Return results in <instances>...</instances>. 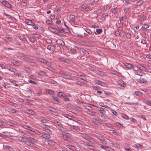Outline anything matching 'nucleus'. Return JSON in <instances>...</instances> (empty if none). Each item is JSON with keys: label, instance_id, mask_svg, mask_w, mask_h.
I'll return each instance as SVG.
<instances>
[{"label": "nucleus", "instance_id": "864d4df0", "mask_svg": "<svg viewBox=\"0 0 151 151\" xmlns=\"http://www.w3.org/2000/svg\"><path fill=\"white\" fill-rule=\"evenodd\" d=\"M125 104H127L132 105H136L138 104L137 103H130V102H127Z\"/></svg>", "mask_w": 151, "mask_h": 151}, {"label": "nucleus", "instance_id": "4d7b16f0", "mask_svg": "<svg viewBox=\"0 0 151 151\" xmlns=\"http://www.w3.org/2000/svg\"><path fill=\"white\" fill-rule=\"evenodd\" d=\"M3 148L5 149L9 150L11 148V147L8 145H3Z\"/></svg>", "mask_w": 151, "mask_h": 151}, {"label": "nucleus", "instance_id": "1a4fd4ad", "mask_svg": "<svg viewBox=\"0 0 151 151\" xmlns=\"http://www.w3.org/2000/svg\"><path fill=\"white\" fill-rule=\"evenodd\" d=\"M136 80L139 83H145L146 82V81L144 78L142 77L140 78H137Z\"/></svg>", "mask_w": 151, "mask_h": 151}, {"label": "nucleus", "instance_id": "f257e3e1", "mask_svg": "<svg viewBox=\"0 0 151 151\" xmlns=\"http://www.w3.org/2000/svg\"><path fill=\"white\" fill-rule=\"evenodd\" d=\"M44 130L47 133L50 134L52 133V131L51 130V128L47 125L43 124L42 126Z\"/></svg>", "mask_w": 151, "mask_h": 151}, {"label": "nucleus", "instance_id": "a878e982", "mask_svg": "<svg viewBox=\"0 0 151 151\" xmlns=\"http://www.w3.org/2000/svg\"><path fill=\"white\" fill-rule=\"evenodd\" d=\"M63 126H61V127H58V129L63 131H66L68 130V129L63 127Z\"/></svg>", "mask_w": 151, "mask_h": 151}, {"label": "nucleus", "instance_id": "f8f14e48", "mask_svg": "<svg viewBox=\"0 0 151 151\" xmlns=\"http://www.w3.org/2000/svg\"><path fill=\"white\" fill-rule=\"evenodd\" d=\"M99 118L100 120L102 121L105 122L106 121V119L105 116L102 114H99Z\"/></svg>", "mask_w": 151, "mask_h": 151}, {"label": "nucleus", "instance_id": "6e6552de", "mask_svg": "<svg viewBox=\"0 0 151 151\" xmlns=\"http://www.w3.org/2000/svg\"><path fill=\"white\" fill-rule=\"evenodd\" d=\"M59 60L60 61H63L66 63H69L70 61L69 59L64 57H60Z\"/></svg>", "mask_w": 151, "mask_h": 151}, {"label": "nucleus", "instance_id": "ddd939ff", "mask_svg": "<svg viewBox=\"0 0 151 151\" xmlns=\"http://www.w3.org/2000/svg\"><path fill=\"white\" fill-rule=\"evenodd\" d=\"M125 65L127 68L129 69H131L133 68L134 67V66L132 64L127 63H126L125 64Z\"/></svg>", "mask_w": 151, "mask_h": 151}, {"label": "nucleus", "instance_id": "0eeeda50", "mask_svg": "<svg viewBox=\"0 0 151 151\" xmlns=\"http://www.w3.org/2000/svg\"><path fill=\"white\" fill-rule=\"evenodd\" d=\"M23 59L29 63H35V60L30 58L26 57H24Z\"/></svg>", "mask_w": 151, "mask_h": 151}, {"label": "nucleus", "instance_id": "423d86ee", "mask_svg": "<svg viewBox=\"0 0 151 151\" xmlns=\"http://www.w3.org/2000/svg\"><path fill=\"white\" fill-rule=\"evenodd\" d=\"M38 120L41 122L44 123H47L49 121L48 119L47 118H40Z\"/></svg>", "mask_w": 151, "mask_h": 151}, {"label": "nucleus", "instance_id": "774afa93", "mask_svg": "<svg viewBox=\"0 0 151 151\" xmlns=\"http://www.w3.org/2000/svg\"><path fill=\"white\" fill-rule=\"evenodd\" d=\"M102 30L101 29H96V32L98 34L101 33L102 32Z\"/></svg>", "mask_w": 151, "mask_h": 151}, {"label": "nucleus", "instance_id": "680f3d73", "mask_svg": "<svg viewBox=\"0 0 151 151\" xmlns=\"http://www.w3.org/2000/svg\"><path fill=\"white\" fill-rule=\"evenodd\" d=\"M47 92L48 93L50 94H52L53 93V91L50 90H47Z\"/></svg>", "mask_w": 151, "mask_h": 151}, {"label": "nucleus", "instance_id": "4468645a", "mask_svg": "<svg viewBox=\"0 0 151 151\" xmlns=\"http://www.w3.org/2000/svg\"><path fill=\"white\" fill-rule=\"evenodd\" d=\"M52 98L53 99V102L56 104H58L59 102V99L57 98L52 96Z\"/></svg>", "mask_w": 151, "mask_h": 151}, {"label": "nucleus", "instance_id": "a18cd8bd", "mask_svg": "<svg viewBox=\"0 0 151 151\" xmlns=\"http://www.w3.org/2000/svg\"><path fill=\"white\" fill-rule=\"evenodd\" d=\"M122 116L123 118L126 119H129L128 116L124 114H122Z\"/></svg>", "mask_w": 151, "mask_h": 151}, {"label": "nucleus", "instance_id": "e2e57ef3", "mask_svg": "<svg viewBox=\"0 0 151 151\" xmlns=\"http://www.w3.org/2000/svg\"><path fill=\"white\" fill-rule=\"evenodd\" d=\"M45 65L47 66H50L52 65L51 64L50 62L47 61V60Z\"/></svg>", "mask_w": 151, "mask_h": 151}, {"label": "nucleus", "instance_id": "5701e85b", "mask_svg": "<svg viewBox=\"0 0 151 151\" xmlns=\"http://www.w3.org/2000/svg\"><path fill=\"white\" fill-rule=\"evenodd\" d=\"M135 94L137 96L141 97L143 94L141 92L139 91H136L135 92Z\"/></svg>", "mask_w": 151, "mask_h": 151}, {"label": "nucleus", "instance_id": "603ef678", "mask_svg": "<svg viewBox=\"0 0 151 151\" xmlns=\"http://www.w3.org/2000/svg\"><path fill=\"white\" fill-rule=\"evenodd\" d=\"M111 11L113 13L115 14L117 12L118 10L116 8H114L112 9Z\"/></svg>", "mask_w": 151, "mask_h": 151}, {"label": "nucleus", "instance_id": "bf43d9fd", "mask_svg": "<svg viewBox=\"0 0 151 151\" xmlns=\"http://www.w3.org/2000/svg\"><path fill=\"white\" fill-rule=\"evenodd\" d=\"M31 26H32L33 28H34L35 29H37L38 28L37 26L35 25V23H32Z\"/></svg>", "mask_w": 151, "mask_h": 151}, {"label": "nucleus", "instance_id": "c9c22d12", "mask_svg": "<svg viewBox=\"0 0 151 151\" xmlns=\"http://www.w3.org/2000/svg\"><path fill=\"white\" fill-rule=\"evenodd\" d=\"M38 61L41 62H42L45 64V63L46 62V60L44 59L41 58H39L38 59Z\"/></svg>", "mask_w": 151, "mask_h": 151}, {"label": "nucleus", "instance_id": "c85d7f7f", "mask_svg": "<svg viewBox=\"0 0 151 151\" xmlns=\"http://www.w3.org/2000/svg\"><path fill=\"white\" fill-rule=\"evenodd\" d=\"M32 91L29 88H27V90L25 91V94L28 95L29 94H31Z\"/></svg>", "mask_w": 151, "mask_h": 151}, {"label": "nucleus", "instance_id": "7ed1b4c3", "mask_svg": "<svg viewBox=\"0 0 151 151\" xmlns=\"http://www.w3.org/2000/svg\"><path fill=\"white\" fill-rule=\"evenodd\" d=\"M95 83L101 86L106 87L107 86V84L105 83L100 81L98 80H95L94 81Z\"/></svg>", "mask_w": 151, "mask_h": 151}, {"label": "nucleus", "instance_id": "ea45409f", "mask_svg": "<svg viewBox=\"0 0 151 151\" xmlns=\"http://www.w3.org/2000/svg\"><path fill=\"white\" fill-rule=\"evenodd\" d=\"M8 110L9 112L14 114L17 112L16 110L10 108Z\"/></svg>", "mask_w": 151, "mask_h": 151}, {"label": "nucleus", "instance_id": "cd10ccee", "mask_svg": "<svg viewBox=\"0 0 151 151\" xmlns=\"http://www.w3.org/2000/svg\"><path fill=\"white\" fill-rule=\"evenodd\" d=\"M88 114L90 115L93 116H95L96 114L95 112L90 111H88Z\"/></svg>", "mask_w": 151, "mask_h": 151}, {"label": "nucleus", "instance_id": "b1692460", "mask_svg": "<svg viewBox=\"0 0 151 151\" xmlns=\"http://www.w3.org/2000/svg\"><path fill=\"white\" fill-rule=\"evenodd\" d=\"M100 109L98 110V111L101 114H104L106 113V111L104 109V108L99 107Z\"/></svg>", "mask_w": 151, "mask_h": 151}, {"label": "nucleus", "instance_id": "58836bf2", "mask_svg": "<svg viewBox=\"0 0 151 151\" xmlns=\"http://www.w3.org/2000/svg\"><path fill=\"white\" fill-rule=\"evenodd\" d=\"M64 78H66L69 80H72V78L68 75H67L66 74L64 75V76L63 77Z\"/></svg>", "mask_w": 151, "mask_h": 151}, {"label": "nucleus", "instance_id": "0e129e2a", "mask_svg": "<svg viewBox=\"0 0 151 151\" xmlns=\"http://www.w3.org/2000/svg\"><path fill=\"white\" fill-rule=\"evenodd\" d=\"M111 112L115 116H117L118 115V114L117 113V112L114 110H111Z\"/></svg>", "mask_w": 151, "mask_h": 151}, {"label": "nucleus", "instance_id": "393cba45", "mask_svg": "<svg viewBox=\"0 0 151 151\" xmlns=\"http://www.w3.org/2000/svg\"><path fill=\"white\" fill-rule=\"evenodd\" d=\"M25 23L28 25H32L33 23L32 21L29 19H26L25 21Z\"/></svg>", "mask_w": 151, "mask_h": 151}, {"label": "nucleus", "instance_id": "7c9ffc66", "mask_svg": "<svg viewBox=\"0 0 151 151\" xmlns=\"http://www.w3.org/2000/svg\"><path fill=\"white\" fill-rule=\"evenodd\" d=\"M106 151H114V150L110 148L108 146H105V148L104 149Z\"/></svg>", "mask_w": 151, "mask_h": 151}, {"label": "nucleus", "instance_id": "bb28decb", "mask_svg": "<svg viewBox=\"0 0 151 151\" xmlns=\"http://www.w3.org/2000/svg\"><path fill=\"white\" fill-rule=\"evenodd\" d=\"M133 147H135V148H136L138 149H141L142 148V145L138 144H134L133 145Z\"/></svg>", "mask_w": 151, "mask_h": 151}, {"label": "nucleus", "instance_id": "79ce46f5", "mask_svg": "<svg viewBox=\"0 0 151 151\" xmlns=\"http://www.w3.org/2000/svg\"><path fill=\"white\" fill-rule=\"evenodd\" d=\"M131 9V7H127L125 8L124 9V12H125L127 13Z\"/></svg>", "mask_w": 151, "mask_h": 151}, {"label": "nucleus", "instance_id": "412c9836", "mask_svg": "<svg viewBox=\"0 0 151 151\" xmlns=\"http://www.w3.org/2000/svg\"><path fill=\"white\" fill-rule=\"evenodd\" d=\"M58 97L60 98H63L65 96V94L63 92H59L58 93Z\"/></svg>", "mask_w": 151, "mask_h": 151}, {"label": "nucleus", "instance_id": "473e14b6", "mask_svg": "<svg viewBox=\"0 0 151 151\" xmlns=\"http://www.w3.org/2000/svg\"><path fill=\"white\" fill-rule=\"evenodd\" d=\"M48 143L49 145H55V142L53 141L49 140L47 142Z\"/></svg>", "mask_w": 151, "mask_h": 151}, {"label": "nucleus", "instance_id": "13d9d810", "mask_svg": "<svg viewBox=\"0 0 151 151\" xmlns=\"http://www.w3.org/2000/svg\"><path fill=\"white\" fill-rule=\"evenodd\" d=\"M89 149L93 150L94 151V150L95 149V147H94L92 145H90L88 147Z\"/></svg>", "mask_w": 151, "mask_h": 151}, {"label": "nucleus", "instance_id": "5fc2aeb1", "mask_svg": "<svg viewBox=\"0 0 151 151\" xmlns=\"http://www.w3.org/2000/svg\"><path fill=\"white\" fill-rule=\"evenodd\" d=\"M29 41L32 43L35 42V38H28Z\"/></svg>", "mask_w": 151, "mask_h": 151}, {"label": "nucleus", "instance_id": "a19ab883", "mask_svg": "<svg viewBox=\"0 0 151 151\" xmlns=\"http://www.w3.org/2000/svg\"><path fill=\"white\" fill-rule=\"evenodd\" d=\"M5 4H6V5H5L8 8H12V6L10 3H9L8 2H7V3H5Z\"/></svg>", "mask_w": 151, "mask_h": 151}, {"label": "nucleus", "instance_id": "69168bd1", "mask_svg": "<svg viewBox=\"0 0 151 151\" xmlns=\"http://www.w3.org/2000/svg\"><path fill=\"white\" fill-rule=\"evenodd\" d=\"M4 15H5L7 17H9V18L10 19H13V18H14V17H13V16H12L11 15H9L6 13H4Z\"/></svg>", "mask_w": 151, "mask_h": 151}, {"label": "nucleus", "instance_id": "3c124183", "mask_svg": "<svg viewBox=\"0 0 151 151\" xmlns=\"http://www.w3.org/2000/svg\"><path fill=\"white\" fill-rule=\"evenodd\" d=\"M12 63L14 65H19V63L18 62L14 60L13 61Z\"/></svg>", "mask_w": 151, "mask_h": 151}, {"label": "nucleus", "instance_id": "6ab92c4d", "mask_svg": "<svg viewBox=\"0 0 151 151\" xmlns=\"http://www.w3.org/2000/svg\"><path fill=\"white\" fill-rule=\"evenodd\" d=\"M71 22L73 23H74L75 16L73 14H70L69 16Z\"/></svg>", "mask_w": 151, "mask_h": 151}, {"label": "nucleus", "instance_id": "9b49d317", "mask_svg": "<svg viewBox=\"0 0 151 151\" xmlns=\"http://www.w3.org/2000/svg\"><path fill=\"white\" fill-rule=\"evenodd\" d=\"M86 140L89 142H91L92 144H95V141L94 139L90 137L89 136L88 137Z\"/></svg>", "mask_w": 151, "mask_h": 151}, {"label": "nucleus", "instance_id": "6e6d98bb", "mask_svg": "<svg viewBox=\"0 0 151 151\" xmlns=\"http://www.w3.org/2000/svg\"><path fill=\"white\" fill-rule=\"evenodd\" d=\"M84 107L86 109L88 110H91L93 108L92 107L88 105L84 106Z\"/></svg>", "mask_w": 151, "mask_h": 151}, {"label": "nucleus", "instance_id": "2f4dec72", "mask_svg": "<svg viewBox=\"0 0 151 151\" xmlns=\"http://www.w3.org/2000/svg\"><path fill=\"white\" fill-rule=\"evenodd\" d=\"M137 67L140 70H142L145 71V70H146V68L145 67L141 65H139Z\"/></svg>", "mask_w": 151, "mask_h": 151}, {"label": "nucleus", "instance_id": "052dcab7", "mask_svg": "<svg viewBox=\"0 0 151 151\" xmlns=\"http://www.w3.org/2000/svg\"><path fill=\"white\" fill-rule=\"evenodd\" d=\"M87 6V5L86 4H83L81 6V8L85 9Z\"/></svg>", "mask_w": 151, "mask_h": 151}, {"label": "nucleus", "instance_id": "f03ea898", "mask_svg": "<svg viewBox=\"0 0 151 151\" xmlns=\"http://www.w3.org/2000/svg\"><path fill=\"white\" fill-rule=\"evenodd\" d=\"M69 126L70 127V129L73 132H76L80 130L79 127L77 126L72 125H70Z\"/></svg>", "mask_w": 151, "mask_h": 151}, {"label": "nucleus", "instance_id": "e433bc0d", "mask_svg": "<svg viewBox=\"0 0 151 151\" xmlns=\"http://www.w3.org/2000/svg\"><path fill=\"white\" fill-rule=\"evenodd\" d=\"M144 3V1L143 0H140L138 1L136 4H137V5L140 6L142 5Z\"/></svg>", "mask_w": 151, "mask_h": 151}, {"label": "nucleus", "instance_id": "c756f323", "mask_svg": "<svg viewBox=\"0 0 151 151\" xmlns=\"http://www.w3.org/2000/svg\"><path fill=\"white\" fill-rule=\"evenodd\" d=\"M49 30H50L52 32L56 34H57V32L58 31V30L53 28L50 27V28H49Z\"/></svg>", "mask_w": 151, "mask_h": 151}, {"label": "nucleus", "instance_id": "338daca9", "mask_svg": "<svg viewBox=\"0 0 151 151\" xmlns=\"http://www.w3.org/2000/svg\"><path fill=\"white\" fill-rule=\"evenodd\" d=\"M81 51L83 52L86 54H89L88 52L87 51L85 50L83 48H82Z\"/></svg>", "mask_w": 151, "mask_h": 151}, {"label": "nucleus", "instance_id": "9d476101", "mask_svg": "<svg viewBox=\"0 0 151 151\" xmlns=\"http://www.w3.org/2000/svg\"><path fill=\"white\" fill-rule=\"evenodd\" d=\"M40 137L46 139H49L50 138V136L49 134L43 133L42 134H40Z\"/></svg>", "mask_w": 151, "mask_h": 151}, {"label": "nucleus", "instance_id": "37998d69", "mask_svg": "<svg viewBox=\"0 0 151 151\" xmlns=\"http://www.w3.org/2000/svg\"><path fill=\"white\" fill-rule=\"evenodd\" d=\"M113 73L116 75L118 76H121V74L116 71L114 70L113 71Z\"/></svg>", "mask_w": 151, "mask_h": 151}, {"label": "nucleus", "instance_id": "c03bdc74", "mask_svg": "<svg viewBox=\"0 0 151 151\" xmlns=\"http://www.w3.org/2000/svg\"><path fill=\"white\" fill-rule=\"evenodd\" d=\"M27 113L29 114L33 115H34L35 114V112L32 110H28Z\"/></svg>", "mask_w": 151, "mask_h": 151}, {"label": "nucleus", "instance_id": "49530a36", "mask_svg": "<svg viewBox=\"0 0 151 151\" xmlns=\"http://www.w3.org/2000/svg\"><path fill=\"white\" fill-rule=\"evenodd\" d=\"M8 69L11 72H13L14 73V70H15V69H13L11 67H9L8 68Z\"/></svg>", "mask_w": 151, "mask_h": 151}, {"label": "nucleus", "instance_id": "a211bd4d", "mask_svg": "<svg viewBox=\"0 0 151 151\" xmlns=\"http://www.w3.org/2000/svg\"><path fill=\"white\" fill-rule=\"evenodd\" d=\"M149 27V25L146 24H144L143 26L142 27L141 29L142 30H148L147 29Z\"/></svg>", "mask_w": 151, "mask_h": 151}, {"label": "nucleus", "instance_id": "f3484780", "mask_svg": "<svg viewBox=\"0 0 151 151\" xmlns=\"http://www.w3.org/2000/svg\"><path fill=\"white\" fill-rule=\"evenodd\" d=\"M66 146L70 149L74 151H75L76 150V147L72 145H66Z\"/></svg>", "mask_w": 151, "mask_h": 151}, {"label": "nucleus", "instance_id": "de8ad7c7", "mask_svg": "<svg viewBox=\"0 0 151 151\" xmlns=\"http://www.w3.org/2000/svg\"><path fill=\"white\" fill-rule=\"evenodd\" d=\"M145 103L147 104L148 105H150L151 106V101L147 100H144L143 101Z\"/></svg>", "mask_w": 151, "mask_h": 151}, {"label": "nucleus", "instance_id": "4be33fe9", "mask_svg": "<svg viewBox=\"0 0 151 151\" xmlns=\"http://www.w3.org/2000/svg\"><path fill=\"white\" fill-rule=\"evenodd\" d=\"M27 139H28L29 142L33 144L35 141V139L30 137H27Z\"/></svg>", "mask_w": 151, "mask_h": 151}, {"label": "nucleus", "instance_id": "2eb2a0df", "mask_svg": "<svg viewBox=\"0 0 151 151\" xmlns=\"http://www.w3.org/2000/svg\"><path fill=\"white\" fill-rule=\"evenodd\" d=\"M47 49L49 50L53 51L55 49V46L52 45H49L47 46Z\"/></svg>", "mask_w": 151, "mask_h": 151}, {"label": "nucleus", "instance_id": "aec40b11", "mask_svg": "<svg viewBox=\"0 0 151 151\" xmlns=\"http://www.w3.org/2000/svg\"><path fill=\"white\" fill-rule=\"evenodd\" d=\"M79 134H82V137H83V138H84L86 140H87L88 137L89 136L88 135L85 133H79Z\"/></svg>", "mask_w": 151, "mask_h": 151}, {"label": "nucleus", "instance_id": "72a5a7b5", "mask_svg": "<svg viewBox=\"0 0 151 151\" xmlns=\"http://www.w3.org/2000/svg\"><path fill=\"white\" fill-rule=\"evenodd\" d=\"M93 122L96 124L98 125L99 123V121L95 118L92 119Z\"/></svg>", "mask_w": 151, "mask_h": 151}, {"label": "nucleus", "instance_id": "39448f33", "mask_svg": "<svg viewBox=\"0 0 151 151\" xmlns=\"http://www.w3.org/2000/svg\"><path fill=\"white\" fill-rule=\"evenodd\" d=\"M96 138L101 141V143L103 144H107V142L103 139V137L101 136H99L96 137Z\"/></svg>", "mask_w": 151, "mask_h": 151}, {"label": "nucleus", "instance_id": "20e7f679", "mask_svg": "<svg viewBox=\"0 0 151 151\" xmlns=\"http://www.w3.org/2000/svg\"><path fill=\"white\" fill-rule=\"evenodd\" d=\"M57 44L58 45L57 46H59L63 45H64V43L63 40L60 39H58L56 41Z\"/></svg>", "mask_w": 151, "mask_h": 151}, {"label": "nucleus", "instance_id": "dca6fc26", "mask_svg": "<svg viewBox=\"0 0 151 151\" xmlns=\"http://www.w3.org/2000/svg\"><path fill=\"white\" fill-rule=\"evenodd\" d=\"M18 139L23 142H26L27 140V138L23 137H18Z\"/></svg>", "mask_w": 151, "mask_h": 151}, {"label": "nucleus", "instance_id": "8fccbe9b", "mask_svg": "<svg viewBox=\"0 0 151 151\" xmlns=\"http://www.w3.org/2000/svg\"><path fill=\"white\" fill-rule=\"evenodd\" d=\"M70 52L72 54H74L76 52V50L75 49H71L70 50Z\"/></svg>", "mask_w": 151, "mask_h": 151}, {"label": "nucleus", "instance_id": "4c0bfd02", "mask_svg": "<svg viewBox=\"0 0 151 151\" xmlns=\"http://www.w3.org/2000/svg\"><path fill=\"white\" fill-rule=\"evenodd\" d=\"M26 142V144L28 145L29 146L31 147H33L34 146V144H33L31 142H29V141H27Z\"/></svg>", "mask_w": 151, "mask_h": 151}, {"label": "nucleus", "instance_id": "f704fd0d", "mask_svg": "<svg viewBox=\"0 0 151 151\" xmlns=\"http://www.w3.org/2000/svg\"><path fill=\"white\" fill-rule=\"evenodd\" d=\"M37 73L39 75L41 76H44V74H45V73L42 71L38 70L37 72Z\"/></svg>", "mask_w": 151, "mask_h": 151}, {"label": "nucleus", "instance_id": "09e8293b", "mask_svg": "<svg viewBox=\"0 0 151 151\" xmlns=\"http://www.w3.org/2000/svg\"><path fill=\"white\" fill-rule=\"evenodd\" d=\"M55 123L58 127H61V126H63L62 124L59 122L55 121Z\"/></svg>", "mask_w": 151, "mask_h": 151}]
</instances>
